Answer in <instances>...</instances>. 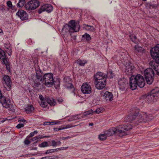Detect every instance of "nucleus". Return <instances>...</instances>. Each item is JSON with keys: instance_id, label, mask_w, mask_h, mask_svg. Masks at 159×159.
<instances>
[{"instance_id": "obj_1", "label": "nucleus", "mask_w": 159, "mask_h": 159, "mask_svg": "<svg viewBox=\"0 0 159 159\" xmlns=\"http://www.w3.org/2000/svg\"><path fill=\"white\" fill-rule=\"evenodd\" d=\"M132 128L130 124H126L123 125H119L116 128H112L105 131V134L107 136H112L115 134H117L119 136L122 137L127 134L126 131Z\"/></svg>"}, {"instance_id": "obj_2", "label": "nucleus", "mask_w": 159, "mask_h": 159, "mask_svg": "<svg viewBox=\"0 0 159 159\" xmlns=\"http://www.w3.org/2000/svg\"><path fill=\"white\" fill-rule=\"evenodd\" d=\"M145 82L143 76L140 74L133 75L129 79V86L132 90L135 89L137 86L140 88H143L145 85Z\"/></svg>"}, {"instance_id": "obj_3", "label": "nucleus", "mask_w": 159, "mask_h": 159, "mask_svg": "<svg viewBox=\"0 0 159 159\" xmlns=\"http://www.w3.org/2000/svg\"><path fill=\"white\" fill-rule=\"evenodd\" d=\"M127 121L131 122L134 120L137 124L142 122H145L149 120L148 117L145 113L141 114H139V110L136 109L134 110L132 114H130L127 117Z\"/></svg>"}, {"instance_id": "obj_4", "label": "nucleus", "mask_w": 159, "mask_h": 159, "mask_svg": "<svg viewBox=\"0 0 159 159\" xmlns=\"http://www.w3.org/2000/svg\"><path fill=\"white\" fill-rule=\"evenodd\" d=\"M158 98H159V88L156 87L153 89L149 93L141 97L139 100V102L144 103L145 101L148 103H152Z\"/></svg>"}, {"instance_id": "obj_5", "label": "nucleus", "mask_w": 159, "mask_h": 159, "mask_svg": "<svg viewBox=\"0 0 159 159\" xmlns=\"http://www.w3.org/2000/svg\"><path fill=\"white\" fill-rule=\"evenodd\" d=\"M80 29V26L79 23L75 22L74 20H70L68 23L64 25L62 29V31L63 33H67L69 32L70 35L74 39L76 38V36L72 35V33L74 32H78Z\"/></svg>"}, {"instance_id": "obj_6", "label": "nucleus", "mask_w": 159, "mask_h": 159, "mask_svg": "<svg viewBox=\"0 0 159 159\" xmlns=\"http://www.w3.org/2000/svg\"><path fill=\"white\" fill-rule=\"evenodd\" d=\"M107 77L105 74L102 72H98L94 75V84L97 89L100 90L105 87Z\"/></svg>"}, {"instance_id": "obj_7", "label": "nucleus", "mask_w": 159, "mask_h": 159, "mask_svg": "<svg viewBox=\"0 0 159 159\" xmlns=\"http://www.w3.org/2000/svg\"><path fill=\"white\" fill-rule=\"evenodd\" d=\"M151 56L155 61H151L149 65L155 67H157V63H159V44H157L154 48L150 50Z\"/></svg>"}, {"instance_id": "obj_8", "label": "nucleus", "mask_w": 159, "mask_h": 159, "mask_svg": "<svg viewBox=\"0 0 159 159\" xmlns=\"http://www.w3.org/2000/svg\"><path fill=\"white\" fill-rule=\"evenodd\" d=\"M149 68L146 69L144 71V75L146 80L147 83L149 84H151L154 80V73L152 68L149 65Z\"/></svg>"}, {"instance_id": "obj_9", "label": "nucleus", "mask_w": 159, "mask_h": 159, "mask_svg": "<svg viewBox=\"0 0 159 159\" xmlns=\"http://www.w3.org/2000/svg\"><path fill=\"white\" fill-rule=\"evenodd\" d=\"M43 84L48 87H50L54 84L53 74L49 73L45 74L43 76Z\"/></svg>"}, {"instance_id": "obj_10", "label": "nucleus", "mask_w": 159, "mask_h": 159, "mask_svg": "<svg viewBox=\"0 0 159 159\" xmlns=\"http://www.w3.org/2000/svg\"><path fill=\"white\" fill-rule=\"evenodd\" d=\"M0 102L3 107L7 108L9 110L13 111L14 108L13 105L11 103V101L9 98L4 96H2L0 98Z\"/></svg>"}, {"instance_id": "obj_11", "label": "nucleus", "mask_w": 159, "mask_h": 159, "mask_svg": "<svg viewBox=\"0 0 159 159\" xmlns=\"http://www.w3.org/2000/svg\"><path fill=\"white\" fill-rule=\"evenodd\" d=\"M40 6V2L38 0L30 1L25 5L26 9L29 11L34 10Z\"/></svg>"}, {"instance_id": "obj_12", "label": "nucleus", "mask_w": 159, "mask_h": 159, "mask_svg": "<svg viewBox=\"0 0 159 159\" xmlns=\"http://www.w3.org/2000/svg\"><path fill=\"white\" fill-rule=\"evenodd\" d=\"M3 86L7 90L9 91L11 88L12 82L10 77L7 75H5L3 77Z\"/></svg>"}, {"instance_id": "obj_13", "label": "nucleus", "mask_w": 159, "mask_h": 159, "mask_svg": "<svg viewBox=\"0 0 159 159\" xmlns=\"http://www.w3.org/2000/svg\"><path fill=\"white\" fill-rule=\"evenodd\" d=\"M42 74H39L33 75V80L34 83V85L36 87H39L42 84H43V79Z\"/></svg>"}, {"instance_id": "obj_14", "label": "nucleus", "mask_w": 159, "mask_h": 159, "mask_svg": "<svg viewBox=\"0 0 159 159\" xmlns=\"http://www.w3.org/2000/svg\"><path fill=\"white\" fill-rule=\"evenodd\" d=\"M51 106H55L56 104V102L55 101L54 99H47L46 100H42L40 103V106L43 107H47L48 104Z\"/></svg>"}, {"instance_id": "obj_15", "label": "nucleus", "mask_w": 159, "mask_h": 159, "mask_svg": "<svg viewBox=\"0 0 159 159\" xmlns=\"http://www.w3.org/2000/svg\"><path fill=\"white\" fill-rule=\"evenodd\" d=\"M53 10L52 6L50 4H46L41 6L39 9L38 13L41 14L43 11H46L48 13H50Z\"/></svg>"}, {"instance_id": "obj_16", "label": "nucleus", "mask_w": 159, "mask_h": 159, "mask_svg": "<svg viewBox=\"0 0 159 159\" xmlns=\"http://www.w3.org/2000/svg\"><path fill=\"white\" fill-rule=\"evenodd\" d=\"M118 84L119 85V88L122 91L124 90L127 89L128 85V83L126 80L123 78L120 79L118 81Z\"/></svg>"}, {"instance_id": "obj_17", "label": "nucleus", "mask_w": 159, "mask_h": 159, "mask_svg": "<svg viewBox=\"0 0 159 159\" xmlns=\"http://www.w3.org/2000/svg\"><path fill=\"white\" fill-rule=\"evenodd\" d=\"M81 89L82 92L84 94H90L91 92V86L87 83H84Z\"/></svg>"}, {"instance_id": "obj_18", "label": "nucleus", "mask_w": 159, "mask_h": 159, "mask_svg": "<svg viewBox=\"0 0 159 159\" xmlns=\"http://www.w3.org/2000/svg\"><path fill=\"white\" fill-rule=\"evenodd\" d=\"M125 72L126 74L128 75H132L134 71V66H133V64L130 62L126 63L125 65Z\"/></svg>"}, {"instance_id": "obj_19", "label": "nucleus", "mask_w": 159, "mask_h": 159, "mask_svg": "<svg viewBox=\"0 0 159 159\" xmlns=\"http://www.w3.org/2000/svg\"><path fill=\"white\" fill-rule=\"evenodd\" d=\"M16 14L22 20H25L28 18V14L25 11L23 10H19Z\"/></svg>"}, {"instance_id": "obj_20", "label": "nucleus", "mask_w": 159, "mask_h": 159, "mask_svg": "<svg viewBox=\"0 0 159 159\" xmlns=\"http://www.w3.org/2000/svg\"><path fill=\"white\" fill-rule=\"evenodd\" d=\"M105 99L107 101H111L113 100V95L111 93L106 91L103 95Z\"/></svg>"}, {"instance_id": "obj_21", "label": "nucleus", "mask_w": 159, "mask_h": 159, "mask_svg": "<svg viewBox=\"0 0 159 159\" xmlns=\"http://www.w3.org/2000/svg\"><path fill=\"white\" fill-rule=\"evenodd\" d=\"M134 48L135 53L138 52L143 53L145 52V50L144 48L138 45H135Z\"/></svg>"}, {"instance_id": "obj_22", "label": "nucleus", "mask_w": 159, "mask_h": 159, "mask_svg": "<svg viewBox=\"0 0 159 159\" xmlns=\"http://www.w3.org/2000/svg\"><path fill=\"white\" fill-rule=\"evenodd\" d=\"M83 29L88 31H93L94 30V28L92 26L86 25H84L83 27Z\"/></svg>"}, {"instance_id": "obj_23", "label": "nucleus", "mask_w": 159, "mask_h": 159, "mask_svg": "<svg viewBox=\"0 0 159 159\" xmlns=\"http://www.w3.org/2000/svg\"><path fill=\"white\" fill-rule=\"evenodd\" d=\"M157 6V4H155L153 2H148L146 4V7L150 9L155 8Z\"/></svg>"}, {"instance_id": "obj_24", "label": "nucleus", "mask_w": 159, "mask_h": 159, "mask_svg": "<svg viewBox=\"0 0 159 159\" xmlns=\"http://www.w3.org/2000/svg\"><path fill=\"white\" fill-rule=\"evenodd\" d=\"M34 110V108L32 105H29L26 107L25 111L27 113L29 114L32 112Z\"/></svg>"}, {"instance_id": "obj_25", "label": "nucleus", "mask_w": 159, "mask_h": 159, "mask_svg": "<svg viewBox=\"0 0 159 159\" xmlns=\"http://www.w3.org/2000/svg\"><path fill=\"white\" fill-rule=\"evenodd\" d=\"M65 86L68 89H72L73 91L74 90V86L71 83L66 82Z\"/></svg>"}, {"instance_id": "obj_26", "label": "nucleus", "mask_w": 159, "mask_h": 159, "mask_svg": "<svg viewBox=\"0 0 159 159\" xmlns=\"http://www.w3.org/2000/svg\"><path fill=\"white\" fill-rule=\"evenodd\" d=\"M59 158L57 156H51L43 157L40 159H55Z\"/></svg>"}, {"instance_id": "obj_27", "label": "nucleus", "mask_w": 159, "mask_h": 159, "mask_svg": "<svg viewBox=\"0 0 159 159\" xmlns=\"http://www.w3.org/2000/svg\"><path fill=\"white\" fill-rule=\"evenodd\" d=\"M7 57V56L5 55V52L3 50H0V59H3Z\"/></svg>"}, {"instance_id": "obj_28", "label": "nucleus", "mask_w": 159, "mask_h": 159, "mask_svg": "<svg viewBox=\"0 0 159 159\" xmlns=\"http://www.w3.org/2000/svg\"><path fill=\"white\" fill-rule=\"evenodd\" d=\"M25 2V0H19L17 5V7H23L24 5Z\"/></svg>"}, {"instance_id": "obj_29", "label": "nucleus", "mask_w": 159, "mask_h": 159, "mask_svg": "<svg viewBox=\"0 0 159 159\" xmlns=\"http://www.w3.org/2000/svg\"><path fill=\"white\" fill-rule=\"evenodd\" d=\"M82 38L83 39H85L87 41H89L91 39L90 35L86 33L82 36Z\"/></svg>"}, {"instance_id": "obj_30", "label": "nucleus", "mask_w": 159, "mask_h": 159, "mask_svg": "<svg viewBox=\"0 0 159 159\" xmlns=\"http://www.w3.org/2000/svg\"><path fill=\"white\" fill-rule=\"evenodd\" d=\"M107 136V135L104 133L103 134H101L99 135L98 138L101 140L103 141L106 139Z\"/></svg>"}, {"instance_id": "obj_31", "label": "nucleus", "mask_w": 159, "mask_h": 159, "mask_svg": "<svg viewBox=\"0 0 159 159\" xmlns=\"http://www.w3.org/2000/svg\"><path fill=\"white\" fill-rule=\"evenodd\" d=\"M3 62L4 63V64L6 66V68L7 70H9L10 68L9 63L7 60V57L5 58H4L3 59H2Z\"/></svg>"}, {"instance_id": "obj_32", "label": "nucleus", "mask_w": 159, "mask_h": 159, "mask_svg": "<svg viewBox=\"0 0 159 159\" xmlns=\"http://www.w3.org/2000/svg\"><path fill=\"white\" fill-rule=\"evenodd\" d=\"M158 65H157V66L156 67L154 66H150L152 68H153V69H154L155 71H156L157 74L159 76V63H157Z\"/></svg>"}, {"instance_id": "obj_33", "label": "nucleus", "mask_w": 159, "mask_h": 159, "mask_svg": "<svg viewBox=\"0 0 159 159\" xmlns=\"http://www.w3.org/2000/svg\"><path fill=\"white\" fill-rule=\"evenodd\" d=\"M39 147L43 148L47 147L48 146V143L47 142L44 141L41 144H39Z\"/></svg>"}, {"instance_id": "obj_34", "label": "nucleus", "mask_w": 159, "mask_h": 159, "mask_svg": "<svg viewBox=\"0 0 159 159\" xmlns=\"http://www.w3.org/2000/svg\"><path fill=\"white\" fill-rule=\"evenodd\" d=\"M94 113L93 111L91 109L84 113V115L86 116L87 115L92 114Z\"/></svg>"}, {"instance_id": "obj_35", "label": "nucleus", "mask_w": 159, "mask_h": 159, "mask_svg": "<svg viewBox=\"0 0 159 159\" xmlns=\"http://www.w3.org/2000/svg\"><path fill=\"white\" fill-rule=\"evenodd\" d=\"M35 70L36 71V75H38L39 74H42V73L41 72V71L39 69V66H37V67H35Z\"/></svg>"}, {"instance_id": "obj_36", "label": "nucleus", "mask_w": 159, "mask_h": 159, "mask_svg": "<svg viewBox=\"0 0 159 159\" xmlns=\"http://www.w3.org/2000/svg\"><path fill=\"white\" fill-rule=\"evenodd\" d=\"M87 62L84 61L78 60L77 63L80 66H84Z\"/></svg>"}, {"instance_id": "obj_37", "label": "nucleus", "mask_w": 159, "mask_h": 159, "mask_svg": "<svg viewBox=\"0 0 159 159\" xmlns=\"http://www.w3.org/2000/svg\"><path fill=\"white\" fill-rule=\"evenodd\" d=\"M103 109L101 107L97 108L96 110L93 111L94 113H96L98 114L100 113L103 111Z\"/></svg>"}, {"instance_id": "obj_38", "label": "nucleus", "mask_w": 159, "mask_h": 159, "mask_svg": "<svg viewBox=\"0 0 159 159\" xmlns=\"http://www.w3.org/2000/svg\"><path fill=\"white\" fill-rule=\"evenodd\" d=\"M57 150V149H56L48 150L45 153V154H47L49 153L54 152H55Z\"/></svg>"}, {"instance_id": "obj_39", "label": "nucleus", "mask_w": 159, "mask_h": 159, "mask_svg": "<svg viewBox=\"0 0 159 159\" xmlns=\"http://www.w3.org/2000/svg\"><path fill=\"white\" fill-rule=\"evenodd\" d=\"M4 48H8L9 50V52L10 54L12 52V50H11V47L10 46V45L8 44H5L4 45Z\"/></svg>"}, {"instance_id": "obj_40", "label": "nucleus", "mask_w": 159, "mask_h": 159, "mask_svg": "<svg viewBox=\"0 0 159 159\" xmlns=\"http://www.w3.org/2000/svg\"><path fill=\"white\" fill-rule=\"evenodd\" d=\"M130 39L134 43H136V37L135 36H130Z\"/></svg>"}, {"instance_id": "obj_41", "label": "nucleus", "mask_w": 159, "mask_h": 159, "mask_svg": "<svg viewBox=\"0 0 159 159\" xmlns=\"http://www.w3.org/2000/svg\"><path fill=\"white\" fill-rule=\"evenodd\" d=\"M80 116V115H74L72 116V119H73V120H76L78 119H79V117L78 116Z\"/></svg>"}, {"instance_id": "obj_42", "label": "nucleus", "mask_w": 159, "mask_h": 159, "mask_svg": "<svg viewBox=\"0 0 159 159\" xmlns=\"http://www.w3.org/2000/svg\"><path fill=\"white\" fill-rule=\"evenodd\" d=\"M52 146L53 147H56L57 146V143L54 140L52 141Z\"/></svg>"}, {"instance_id": "obj_43", "label": "nucleus", "mask_w": 159, "mask_h": 159, "mask_svg": "<svg viewBox=\"0 0 159 159\" xmlns=\"http://www.w3.org/2000/svg\"><path fill=\"white\" fill-rule=\"evenodd\" d=\"M30 142H31L29 141L27 138L25 139L24 141V143L25 145H28L30 143Z\"/></svg>"}, {"instance_id": "obj_44", "label": "nucleus", "mask_w": 159, "mask_h": 159, "mask_svg": "<svg viewBox=\"0 0 159 159\" xmlns=\"http://www.w3.org/2000/svg\"><path fill=\"white\" fill-rule=\"evenodd\" d=\"M4 48L5 51L8 54V55L9 56H10L11 55V53L10 54H9V50L8 49H9L8 48Z\"/></svg>"}, {"instance_id": "obj_45", "label": "nucleus", "mask_w": 159, "mask_h": 159, "mask_svg": "<svg viewBox=\"0 0 159 159\" xmlns=\"http://www.w3.org/2000/svg\"><path fill=\"white\" fill-rule=\"evenodd\" d=\"M24 126V125L23 124H19L17 126L16 128L18 129L20 128L21 127H23Z\"/></svg>"}, {"instance_id": "obj_46", "label": "nucleus", "mask_w": 159, "mask_h": 159, "mask_svg": "<svg viewBox=\"0 0 159 159\" xmlns=\"http://www.w3.org/2000/svg\"><path fill=\"white\" fill-rule=\"evenodd\" d=\"M7 6L9 7H11L12 6V3L10 1H7Z\"/></svg>"}, {"instance_id": "obj_47", "label": "nucleus", "mask_w": 159, "mask_h": 159, "mask_svg": "<svg viewBox=\"0 0 159 159\" xmlns=\"http://www.w3.org/2000/svg\"><path fill=\"white\" fill-rule=\"evenodd\" d=\"M66 125L67 127V128H69L75 127V126H77V125H74L72 126L71 124L67 125Z\"/></svg>"}, {"instance_id": "obj_48", "label": "nucleus", "mask_w": 159, "mask_h": 159, "mask_svg": "<svg viewBox=\"0 0 159 159\" xmlns=\"http://www.w3.org/2000/svg\"><path fill=\"white\" fill-rule=\"evenodd\" d=\"M109 74H110V75H109V76L110 78H112L113 77V76L114 75H113L112 74V72L111 71L109 72Z\"/></svg>"}, {"instance_id": "obj_49", "label": "nucleus", "mask_w": 159, "mask_h": 159, "mask_svg": "<svg viewBox=\"0 0 159 159\" xmlns=\"http://www.w3.org/2000/svg\"><path fill=\"white\" fill-rule=\"evenodd\" d=\"M78 115H80V116H78L79 117V119H80L81 118H83L84 117L86 116H85L84 115V114H78Z\"/></svg>"}, {"instance_id": "obj_50", "label": "nucleus", "mask_w": 159, "mask_h": 159, "mask_svg": "<svg viewBox=\"0 0 159 159\" xmlns=\"http://www.w3.org/2000/svg\"><path fill=\"white\" fill-rule=\"evenodd\" d=\"M51 122H48V121L45 122L43 123V125H51Z\"/></svg>"}, {"instance_id": "obj_51", "label": "nucleus", "mask_w": 159, "mask_h": 159, "mask_svg": "<svg viewBox=\"0 0 159 159\" xmlns=\"http://www.w3.org/2000/svg\"><path fill=\"white\" fill-rule=\"evenodd\" d=\"M19 122H24L25 123L26 122V121L24 119L19 120H18Z\"/></svg>"}, {"instance_id": "obj_52", "label": "nucleus", "mask_w": 159, "mask_h": 159, "mask_svg": "<svg viewBox=\"0 0 159 159\" xmlns=\"http://www.w3.org/2000/svg\"><path fill=\"white\" fill-rule=\"evenodd\" d=\"M38 139V136H35V137H33V138H32V141H35V140H37Z\"/></svg>"}, {"instance_id": "obj_53", "label": "nucleus", "mask_w": 159, "mask_h": 159, "mask_svg": "<svg viewBox=\"0 0 159 159\" xmlns=\"http://www.w3.org/2000/svg\"><path fill=\"white\" fill-rule=\"evenodd\" d=\"M39 99H40L41 102L42 101V100H44V98H43V96L42 95H40L39 96Z\"/></svg>"}, {"instance_id": "obj_54", "label": "nucleus", "mask_w": 159, "mask_h": 159, "mask_svg": "<svg viewBox=\"0 0 159 159\" xmlns=\"http://www.w3.org/2000/svg\"><path fill=\"white\" fill-rule=\"evenodd\" d=\"M71 138V137L68 136L66 137H63L62 138V139L63 140H65V139H68L70 138Z\"/></svg>"}, {"instance_id": "obj_55", "label": "nucleus", "mask_w": 159, "mask_h": 159, "mask_svg": "<svg viewBox=\"0 0 159 159\" xmlns=\"http://www.w3.org/2000/svg\"><path fill=\"white\" fill-rule=\"evenodd\" d=\"M57 101L60 103L63 101V100L62 99H59L57 100Z\"/></svg>"}, {"instance_id": "obj_56", "label": "nucleus", "mask_w": 159, "mask_h": 159, "mask_svg": "<svg viewBox=\"0 0 159 159\" xmlns=\"http://www.w3.org/2000/svg\"><path fill=\"white\" fill-rule=\"evenodd\" d=\"M34 135L33 132H31L30 134V137H32ZM30 137H28V138H29Z\"/></svg>"}, {"instance_id": "obj_57", "label": "nucleus", "mask_w": 159, "mask_h": 159, "mask_svg": "<svg viewBox=\"0 0 159 159\" xmlns=\"http://www.w3.org/2000/svg\"><path fill=\"white\" fill-rule=\"evenodd\" d=\"M38 136V139H43V135H39Z\"/></svg>"}, {"instance_id": "obj_58", "label": "nucleus", "mask_w": 159, "mask_h": 159, "mask_svg": "<svg viewBox=\"0 0 159 159\" xmlns=\"http://www.w3.org/2000/svg\"><path fill=\"white\" fill-rule=\"evenodd\" d=\"M61 126L62 127V129H67V127L66 125H64V126Z\"/></svg>"}, {"instance_id": "obj_59", "label": "nucleus", "mask_w": 159, "mask_h": 159, "mask_svg": "<svg viewBox=\"0 0 159 159\" xmlns=\"http://www.w3.org/2000/svg\"><path fill=\"white\" fill-rule=\"evenodd\" d=\"M73 118H72V116L68 120V121H72L73 120V119H72Z\"/></svg>"}, {"instance_id": "obj_60", "label": "nucleus", "mask_w": 159, "mask_h": 159, "mask_svg": "<svg viewBox=\"0 0 159 159\" xmlns=\"http://www.w3.org/2000/svg\"><path fill=\"white\" fill-rule=\"evenodd\" d=\"M63 147H61L57 148H56V149H57V150H63Z\"/></svg>"}, {"instance_id": "obj_61", "label": "nucleus", "mask_w": 159, "mask_h": 159, "mask_svg": "<svg viewBox=\"0 0 159 159\" xmlns=\"http://www.w3.org/2000/svg\"><path fill=\"white\" fill-rule=\"evenodd\" d=\"M50 136H43V139L44 138H49Z\"/></svg>"}, {"instance_id": "obj_62", "label": "nucleus", "mask_w": 159, "mask_h": 159, "mask_svg": "<svg viewBox=\"0 0 159 159\" xmlns=\"http://www.w3.org/2000/svg\"><path fill=\"white\" fill-rule=\"evenodd\" d=\"M57 145H60L61 143V142L60 141L57 142Z\"/></svg>"}, {"instance_id": "obj_63", "label": "nucleus", "mask_w": 159, "mask_h": 159, "mask_svg": "<svg viewBox=\"0 0 159 159\" xmlns=\"http://www.w3.org/2000/svg\"><path fill=\"white\" fill-rule=\"evenodd\" d=\"M33 133L35 134H37L38 133V131L37 130H35L33 132Z\"/></svg>"}, {"instance_id": "obj_64", "label": "nucleus", "mask_w": 159, "mask_h": 159, "mask_svg": "<svg viewBox=\"0 0 159 159\" xmlns=\"http://www.w3.org/2000/svg\"><path fill=\"white\" fill-rule=\"evenodd\" d=\"M61 129H62L61 126L60 127L58 128V130H61Z\"/></svg>"}]
</instances>
